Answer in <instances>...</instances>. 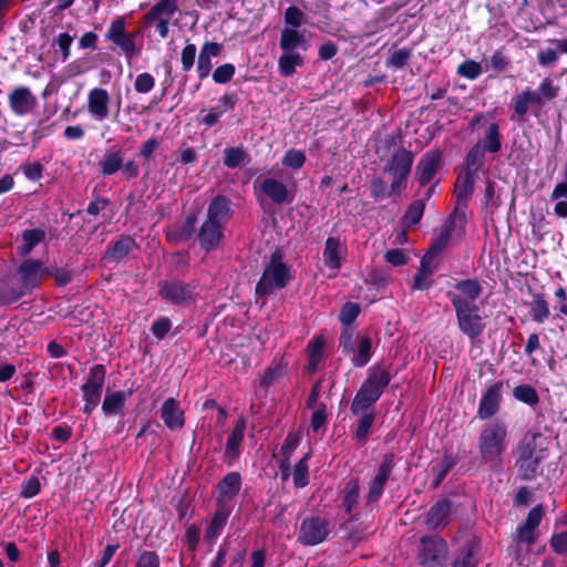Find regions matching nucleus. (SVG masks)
Masks as SVG:
<instances>
[{
	"label": "nucleus",
	"instance_id": "f257e3e1",
	"mask_svg": "<svg viewBox=\"0 0 567 567\" xmlns=\"http://www.w3.org/2000/svg\"><path fill=\"white\" fill-rule=\"evenodd\" d=\"M455 291H447L446 297L455 310L460 331L471 340L478 338L485 330L486 322L476 299L482 293V285L476 278L455 282Z\"/></svg>",
	"mask_w": 567,
	"mask_h": 567
},
{
	"label": "nucleus",
	"instance_id": "f03ea898",
	"mask_svg": "<svg viewBox=\"0 0 567 567\" xmlns=\"http://www.w3.org/2000/svg\"><path fill=\"white\" fill-rule=\"evenodd\" d=\"M367 374V379L362 382L351 402L350 412L352 415H358L360 411L374 408L392 380L390 368L383 363L371 365Z\"/></svg>",
	"mask_w": 567,
	"mask_h": 567
},
{
	"label": "nucleus",
	"instance_id": "7ed1b4c3",
	"mask_svg": "<svg viewBox=\"0 0 567 567\" xmlns=\"http://www.w3.org/2000/svg\"><path fill=\"white\" fill-rule=\"evenodd\" d=\"M293 279L290 266L284 261V252L276 248L265 264L255 293L260 297L274 295L277 290L286 288Z\"/></svg>",
	"mask_w": 567,
	"mask_h": 567
},
{
	"label": "nucleus",
	"instance_id": "20e7f679",
	"mask_svg": "<svg viewBox=\"0 0 567 567\" xmlns=\"http://www.w3.org/2000/svg\"><path fill=\"white\" fill-rule=\"evenodd\" d=\"M507 424L502 420L488 423L480 433L478 452L482 462L495 468L502 463V455L506 451Z\"/></svg>",
	"mask_w": 567,
	"mask_h": 567
},
{
	"label": "nucleus",
	"instance_id": "39448f33",
	"mask_svg": "<svg viewBox=\"0 0 567 567\" xmlns=\"http://www.w3.org/2000/svg\"><path fill=\"white\" fill-rule=\"evenodd\" d=\"M540 439V434H533L529 440H524L518 447L515 465L519 477L524 481L536 478L540 463L546 458V450L538 444Z\"/></svg>",
	"mask_w": 567,
	"mask_h": 567
},
{
	"label": "nucleus",
	"instance_id": "423d86ee",
	"mask_svg": "<svg viewBox=\"0 0 567 567\" xmlns=\"http://www.w3.org/2000/svg\"><path fill=\"white\" fill-rule=\"evenodd\" d=\"M197 287L196 281L163 279L157 284V293L168 305L187 307L197 301Z\"/></svg>",
	"mask_w": 567,
	"mask_h": 567
},
{
	"label": "nucleus",
	"instance_id": "0eeeda50",
	"mask_svg": "<svg viewBox=\"0 0 567 567\" xmlns=\"http://www.w3.org/2000/svg\"><path fill=\"white\" fill-rule=\"evenodd\" d=\"M449 546L439 535H423L420 538L416 560L421 567H446Z\"/></svg>",
	"mask_w": 567,
	"mask_h": 567
},
{
	"label": "nucleus",
	"instance_id": "6e6552de",
	"mask_svg": "<svg viewBox=\"0 0 567 567\" xmlns=\"http://www.w3.org/2000/svg\"><path fill=\"white\" fill-rule=\"evenodd\" d=\"M330 532V522L324 517H306L300 524L297 540L305 546H316L323 543Z\"/></svg>",
	"mask_w": 567,
	"mask_h": 567
},
{
	"label": "nucleus",
	"instance_id": "1a4fd4ad",
	"mask_svg": "<svg viewBox=\"0 0 567 567\" xmlns=\"http://www.w3.org/2000/svg\"><path fill=\"white\" fill-rule=\"evenodd\" d=\"M138 249L140 245L135 238L126 233H122L107 244L101 257V262L104 266H117L121 262H124L131 254Z\"/></svg>",
	"mask_w": 567,
	"mask_h": 567
},
{
	"label": "nucleus",
	"instance_id": "9d476101",
	"mask_svg": "<svg viewBox=\"0 0 567 567\" xmlns=\"http://www.w3.org/2000/svg\"><path fill=\"white\" fill-rule=\"evenodd\" d=\"M442 166L443 152L439 147L426 151L419 159L414 171V178L419 186L430 185Z\"/></svg>",
	"mask_w": 567,
	"mask_h": 567
},
{
	"label": "nucleus",
	"instance_id": "9b49d317",
	"mask_svg": "<svg viewBox=\"0 0 567 567\" xmlns=\"http://www.w3.org/2000/svg\"><path fill=\"white\" fill-rule=\"evenodd\" d=\"M394 468V456L391 453L384 454L378 467L377 474L369 484V492L365 496V505H372L381 498L386 482Z\"/></svg>",
	"mask_w": 567,
	"mask_h": 567
},
{
	"label": "nucleus",
	"instance_id": "f8f14e48",
	"mask_svg": "<svg viewBox=\"0 0 567 567\" xmlns=\"http://www.w3.org/2000/svg\"><path fill=\"white\" fill-rule=\"evenodd\" d=\"M545 104V99L537 91L526 87L519 94L513 96L511 109L518 120H523L527 115L529 106L534 109L533 114L538 115Z\"/></svg>",
	"mask_w": 567,
	"mask_h": 567
},
{
	"label": "nucleus",
	"instance_id": "ddd939ff",
	"mask_svg": "<svg viewBox=\"0 0 567 567\" xmlns=\"http://www.w3.org/2000/svg\"><path fill=\"white\" fill-rule=\"evenodd\" d=\"M453 508L454 504L447 497L436 501L426 512V528L431 532L444 529L451 522Z\"/></svg>",
	"mask_w": 567,
	"mask_h": 567
},
{
	"label": "nucleus",
	"instance_id": "4468645a",
	"mask_svg": "<svg viewBox=\"0 0 567 567\" xmlns=\"http://www.w3.org/2000/svg\"><path fill=\"white\" fill-rule=\"evenodd\" d=\"M503 386L504 382L497 381L483 392L477 409L478 419L488 420L499 411L503 401Z\"/></svg>",
	"mask_w": 567,
	"mask_h": 567
},
{
	"label": "nucleus",
	"instance_id": "2eb2a0df",
	"mask_svg": "<svg viewBox=\"0 0 567 567\" xmlns=\"http://www.w3.org/2000/svg\"><path fill=\"white\" fill-rule=\"evenodd\" d=\"M41 272L42 261L40 259H24L18 267V282L28 295L40 287L42 281Z\"/></svg>",
	"mask_w": 567,
	"mask_h": 567
},
{
	"label": "nucleus",
	"instance_id": "dca6fc26",
	"mask_svg": "<svg viewBox=\"0 0 567 567\" xmlns=\"http://www.w3.org/2000/svg\"><path fill=\"white\" fill-rule=\"evenodd\" d=\"M106 379L104 364H94L90 368L85 382L81 386L82 398L101 400L103 386Z\"/></svg>",
	"mask_w": 567,
	"mask_h": 567
},
{
	"label": "nucleus",
	"instance_id": "f3484780",
	"mask_svg": "<svg viewBox=\"0 0 567 567\" xmlns=\"http://www.w3.org/2000/svg\"><path fill=\"white\" fill-rule=\"evenodd\" d=\"M347 247L341 244L340 237L330 236L326 239L322 260L327 268L339 271L346 259Z\"/></svg>",
	"mask_w": 567,
	"mask_h": 567
},
{
	"label": "nucleus",
	"instance_id": "a211bd4d",
	"mask_svg": "<svg viewBox=\"0 0 567 567\" xmlns=\"http://www.w3.org/2000/svg\"><path fill=\"white\" fill-rule=\"evenodd\" d=\"M413 153L404 147L393 152L384 165L383 172L390 176H409L413 165Z\"/></svg>",
	"mask_w": 567,
	"mask_h": 567
},
{
	"label": "nucleus",
	"instance_id": "6ab92c4d",
	"mask_svg": "<svg viewBox=\"0 0 567 567\" xmlns=\"http://www.w3.org/2000/svg\"><path fill=\"white\" fill-rule=\"evenodd\" d=\"M245 429L246 421L245 419L239 417L236 421L225 445L224 458L228 465H233L240 456V446L244 441Z\"/></svg>",
	"mask_w": 567,
	"mask_h": 567
},
{
	"label": "nucleus",
	"instance_id": "aec40b11",
	"mask_svg": "<svg viewBox=\"0 0 567 567\" xmlns=\"http://www.w3.org/2000/svg\"><path fill=\"white\" fill-rule=\"evenodd\" d=\"M233 216L231 200L225 195L215 196L207 208L206 220L226 227Z\"/></svg>",
	"mask_w": 567,
	"mask_h": 567
},
{
	"label": "nucleus",
	"instance_id": "412c9836",
	"mask_svg": "<svg viewBox=\"0 0 567 567\" xmlns=\"http://www.w3.org/2000/svg\"><path fill=\"white\" fill-rule=\"evenodd\" d=\"M224 229V226L205 219L197 234L200 248L206 252L215 250L221 243Z\"/></svg>",
	"mask_w": 567,
	"mask_h": 567
},
{
	"label": "nucleus",
	"instance_id": "4be33fe9",
	"mask_svg": "<svg viewBox=\"0 0 567 567\" xmlns=\"http://www.w3.org/2000/svg\"><path fill=\"white\" fill-rule=\"evenodd\" d=\"M161 419L171 431L182 430L185 425V414L175 398L166 399L161 406Z\"/></svg>",
	"mask_w": 567,
	"mask_h": 567
},
{
	"label": "nucleus",
	"instance_id": "5701e85b",
	"mask_svg": "<svg viewBox=\"0 0 567 567\" xmlns=\"http://www.w3.org/2000/svg\"><path fill=\"white\" fill-rule=\"evenodd\" d=\"M243 478L239 472L227 473L217 484V506L233 501L240 492Z\"/></svg>",
	"mask_w": 567,
	"mask_h": 567
},
{
	"label": "nucleus",
	"instance_id": "b1692460",
	"mask_svg": "<svg viewBox=\"0 0 567 567\" xmlns=\"http://www.w3.org/2000/svg\"><path fill=\"white\" fill-rule=\"evenodd\" d=\"M124 158V151L120 146L112 145L106 147L97 163L99 173L104 177L116 174L123 167Z\"/></svg>",
	"mask_w": 567,
	"mask_h": 567
},
{
	"label": "nucleus",
	"instance_id": "393cba45",
	"mask_svg": "<svg viewBox=\"0 0 567 567\" xmlns=\"http://www.w3.org/2000/svg\"><path fill=\"white\" fill-rule=\"evenodd\" d=\"M260 190L275 204H290L295 195L281 182L272 177L265 178L260 184Z\"/></svg>",
	"mask_w": 567,
	"mask_h": 567
},
{
	"label": "nucleus",
	"instance_id": "a878e982",
	"mask_svg": "<svg viewBox=\"0 0 567 567\" xmlns=\"http://www.w3.org/2000/svg\"><path fill=\"white\" fill-rule=\"evenodd\" d=\"M35 96L27 86H18L9 94V106L13 114L23 116L28 114L35 104Z\"/></svg>",
	"mask_w": 567,
	"mask_h": 567
},
{
	"label": "nucleus",
	"instance_id": "bb28decb",
	"mask_svg": "<svg viewBox=\"0 0 567 567\" xmlns=\"http://www.w3.org/2000/svg\"><path fill=\"white\" fill-rule=\"evenodd\" d=\"M110 95L103 87H94L87 94V110L97 121L105 120L109 114Z\"/></svg>",
	"mask_w": 567,
	"mask_h": 567
},
{
	"label": "nucleus",
	"instance_id": "cd10ccee",
	"mask_svg": "<svg viewBox=\"0 0 567 567\" xmlns=\"http://www.w3.org/2000/svg\"><path fill=\"white\" fill-rule=\"evenodd\" d=\"M308 39L306 31L284 28L280 32L279 48L282 52H297L298 49L307 50Z\"/></svg>",
	"mask_w": 567,
	"mask_h": 567
},
{
	"label": "nucleus",
	"instance_id": "c85d7f7f",
	"mask_svg": "<svg viewBox=\"0 0 567 567\" xmlns=\"http://www.w3.org/2000/svg\"><path fill=\"white\" fill-rule=\"evenodd\" d=\"M358 415H360V417L358 420L357 427L352 439L355 441V444L359 447H363L369 440L372 426L375 421L374 408H369L368 410L360 411Z\"/></svg>",
	"mask_w": 567,
	"mask_h": 567
},
{
	"label": "nucleus",
	"instance_id": "c756f323",
	"mask_svg": "<svg viewBox=\"0 0 567 567\" xmlns=\"http://www.w3.org/2000/svg\"><path fill=\"white\" fill-rule=\"evenodd\" d=\"M230 509L227 506H218L210 518L204 534V539L214 543L227 524Z\"/></svg>",
	"mask_w": 567,
	"mask_h": 567
},
{
	"label": "nucleus",
	"instance_id": "7c9ffc66",
	"mask_svg": "<svg viewBox=\"0 0 567 567\" xmlns=\"http://www.w3.org/2000/svg\"><path fill=\"white\" fill-rule=\"evenodd\" d=\"M481 549V539L472 537L460 549V557L455 558L452 567H476L478 559L476 557Z\"/></svg>",
	"mask_w": 567,
	"mask_h": 567
},
{
	"label": "nucleus",
	"instance_id": "2f4dec72",
	"mask_svg": "<svg viewBox=\"0 0 567 567\" xmlns=\"http://www.w3.org/2000/svg\"><path fill=\"white\" fill-rule=\"evenodd\" d=\"M475 176L470 172H463L454 183L453 195L455 202L468 204L474 194Z\"/></svg>",
	"mask_w": 567,
	"mask_h": 567
},
{
	"label": "nucleus",
	"instance_id": "473e14b6",
	"mask_svg": "<svg viewBox=\"0 0 567 567\" xmlns=\"http://www.w3.org/2000/svg\"><path fill=\"white\" fill-rule=\"evenodd\" d=\"M460 462V456L455 453L445 452L442 461L431 467L433 474L432 486L439 487L449 472Z\"/></svg>",
	"mask_w": 567,
	"mask_h": 567
},
{
	"label": "nucleus",
	"instance_id": "72a5a7b5",
	"mask_svg": "<svg viewBox=\"0 0 567 567\" xmlns=\"http://www.w3.org/2000/svg\"><path fill=\"white\" fill-rule=\"evenodd\" d=\"M197 223L196 214L188 215L182 225L176 227L173 231L167 234V239L175 244L186 243L190 240L195 234V226Z\"/></svg>",
	"mask_w": 567,
	"mask_h": 567
},
{
	"label": "nucleus",
	"instance_id": "f704fd0d",
	"mask_svg": "<svg viewBox=\"0 0 567 567\" xmlns=\"http://www.w3.org/2000/svg\"><path fill=\"white\" fill-rule=\"evenodd\" d=\"M353 357L351 358V363L357 368H363L370 361L373 351H372V338L369 334H363L358 340V348L354 349Z\"/></svg>",
	"mask_w": 567,
	"mask_h": 567
},
{
	"label": "nucleus",
	"instance_id": "c9c22d12",
	"mask_svg": "<svg viewBox=\"0 0 567 567\" xmlns=\"http://www.w3.org/2000/svg\"><path fill=\"white\" fill-rule=\"evenodd\" d=\"M303 65V58L299 52H282L278 59V71L284 78L296 73V69Z\"/></svg>",
	"mask_w": 567,
	"mask_h": 567
},
{
	"label": "nucleus",
	"instance_id": "e433bc0d",
	"mask_svg": "<svg viewBox=\"0 0 567 567\" xmlns=\"http://www.w3.org/2000/svg\"><path fill=\"white\" fill-rule=\"evenodd\" d=\"M45 230L43 228H32L22 231V245L18 248L20 256L29 255L39 244L45 239Z\"/></svg>",
	"mask_w": 567,
	"mask_h": 567
},
{
	"label": "nucleus",
	"instance_id": "4c0bfd02",
	"mask_svg": "<svg viewBox=\"0 0 567 567\" xmlns=\"http://www.w3.org/2000/svg\"><path fill=\"white\" fill-rule=\"evenodd\" d=\"M177 10L178 6L176 0H158V2L154 4L147 13L144 14V23L151 24L162 14L171 18Z\"/></svg>",
	"mask_w": 567,
	"mask_h": 567
},
{
	"label": "nucleus",
	"instance_id": "58836bf2",
	"mask_svg": "<svg viewBox=\"0 0 567 567\" xmlns=\"http://www.w3.org/2000/svg\"><path fill=\"white\" fill-rule=\"evenodd\" d=\"M125 395L120 391L107 392L102 402V412L105 415H123Z\"/></svg>",
	"mask_w": 567,
	"mask_h": 567
},
{
	"label": "nucleus",
	"instance_id": "ea45409f",
	"mask_svg": "<svg viewBox=\"0 0 567 567\" xmlns=\"http://www.w3.org/2000/svg\"><path fill=\"white\" fill-rule=\"evenodd\" d=\"M529 308V313L535 322L543 323L549 318V305L543 293H533Z\"/></svg>",
	"mask_w": 567,
	"mask_h": 567
},
{
	"label": "nucleus",
	"instance_id": "a19ab883",
	"mask_svg": "<svg viewBox=\"0 0 567 567\" xmlns=\"http://www.w3.org/2000/svg\"><path fill=\"white\" fill-rule=\"evenodd\" d=\"M485 151L482 148L481 143H476L470 148L464 158V172H470L476 176V173L484 166Z\"/></svg>",
	"mask_w": 567,
	"mask_h": 567
},
{
	"label": "nucleus",
	"instance_id": "79ce46f5",
	"mask_svg": "<svg viewBox=\"0 0 567 567\" xmlns=\"http://www.w3.org/2000/svg\"><path fill=\"white\" fill-rule=\"evenodd\" d=\"M360 497V485L358 478H351L346 483L342 496V508L351 514L357 507Z\"/></svg>",
	"mask_w": 567,
	"mask_h": 567
},
{
	"label": "nucleus",
	"instance_id": "37998d69",
	"mask_svg": "<svg viewBox=\"0 0 567 567\" xmlns=\"http://www.w3.org/2000/svg\"><path fill=\"white\" fill-rule=\"evenodd\" d=\"M481 146L485 152L491 154H496L502 150V134L499 132V125L496 122L488 125Z\"/></svg>",
	"mask_w": 567,
	"mask_h": 567
},
{
	"label": "nucleus",
	"instance_id": "c03bdc74",
	"mask_svg": "<svg viewBox=\"0 0 567 567\" xmlns=\"http://www.w3.org/2000/svg\"><path fill=\"white\" fill-rule=\"evenodd\" d=\"M425 204L423 200L415 199L409 204L404 215L401 218V224L405 228L417 225L425 212Z\"/></svg>",
	"mask_w": 567,
	"mask_h": 567
},
{
	"label": "nucleus",
	"instance_id": "a18cd8bd",
	"mask_svg": "<svg viewBox=\"0 0 567 567\" xmlns=\"http://www.w3.org/2000/svg\"><path fill=\"white\" fill-rule=\"evenodd\" d=\"M250 157L248 153L240 146L238 147H226L224 150V165L227 168H237L245 163H249Z\"/></svg>",
	"mask_w": 567,
	"mask_h": 567
},
{
	"label": "nucleus",
	"instance_id": "49530a36",
	"mask_svg": "<svg viewBox=\"0 0 567 567\" xmlns=\"http://www.w3.org/2000/svg\"><path fill=\"white\" fill-rule=\"evenodd\" d=\"M28 292L22 289L19 282H10L0 287V305L8 306L20 300Z\"/></svg>",
	"mask_w": 567,
	"mask_h": 567
},
{
	"label": "nucleus",
	"instance_id": "de8ad7c7",
	"mask_svg": "<svg viewBox=\"0 0 567 567\" xmlns=\"http://www.w3.org/2000/svg\"><path fill=\"white\" fill-rule=\"evenodd\" d=\"M513 396L515 400L535 406L539 403V395L536 389L530 384H519L513 389Z\"/></svg>",
	"mask_w": 567,
	"mask_h": 567
},
{
	"label": "nucleus",
	"instance_id": "09e8293b",
	"mask_svg": "<svg viewBox=\"0 0 567 567\" xmlns=\"http://www.w3.org/2000/svg\"><path fill=\"white\" fill-rule=\"evenodd\" d=\"M467 207L468 204L455 202L454 209L449 215L444 228L453 233L457 224H460L461 227L464 229V226L466 224Z\"/></svg>",
	"mask_w": 567,
	"mask_h": 567
},
{
	"label": "nucleus",
	"instance_id": "8fccbe9b",
	"mask_svg": "<svg viewBox=\"0 0 567 567\" xmlns=\"http://www.w3.org/2000/svg\"><path fill=\"white\" fill-rule=\"evenodd\" d=\"M310 458V453H306L295 465L293 467V485L297 488H302L308 485V460Z\"/></svg>",
	"mask_w": 567,
	"mask_h": 567
},
{
	"label": "nucleus",
	"instance_id": "3c124183",
	"mask_svg": "<svg viewBox=\"0 0 567 567\" xmlns=\"http://www.w3.org/2000/svg\"><path fill=\"white\" fill-rule=\"evenodd\" d=\"M285 28L299 29L307 23L308 17L297 6H289L284 13Z\"/></svg>",
	"mask_w": 567,
	"mask_h": 567
},
{
	"label": "nucleus",
	"instance_id": "603ef678",
	"mask_svg": "<svg viewBox=\"0 0 567 567\" xmlns=\"http://www.w3.org/2000/svg\"><path fill=\"white\" fill-rule=\"evenodd\" d=\"M361 312L360 305L352 301H347L340 309L339 321L342 327H354L353 322Z\"/></svg>",
	"mask_w": 567,
	"mask_h": 567
},
{
	"label": "nucleus",
	"instance_id": "864d4df0",
	"mask_svg": "<svg viewBox=\"0 0 567 567\" xmlns=\"http://www.w3.org/2000/svg\"><path fill=\"white\" fill-rule=\"evenodd\" d=\"M355 327H342L339 337V348L344 355L354 353Z\"/></svg>",
	"mask_w": 567,
	"mask_h": 567
},
{
	"label": "nucleus",
	"instance_id": "5fc2aeb1",
	"mask_svg": "<svg viewBox=\"0 0 567 567\" xmlns=\"http://www.w3.org/2000/svg\"><path fill=\"white\" fill-rule=\"evenodd\" d=\"M412 55V49L410 48H401L399 50L393 51L388 58L385 64L388 68H392L394 70H401L409 59Z\"/></svg>",
	"mask_w": 567,
	"mask_h": 567
},
{
	"label": "nucleus",
	"instance_id": "6e6d98bb",
	"mask_svg": "<svg viewBox=\"0 0 567 567\" xmlns=\"http://www.w3.org/2000/svg\"><path fill=\"white\" fill-rule=\"evenodd\" d=\"M312 410L310 427L313 432H319L321 429L326 427L328 421L327 405L320 402L318 406Z\"/></svg>",
	"mask_w": 567,
	"mask_h": 567
},
{
	"label": "nucleus",
	"instance_id": "4d7b16f0",
	"mask_svg": "<svg viewBox=\"0 0 567 567\" xmlns=\"http://www.w3.org/2000/svg\"><path fill=\"white\" fill-rule=\"evenodd\" d=\"M306 163V155L302 151L290 148L282 157V165L292 169L301 168Z\"/></svg>",
	"mask_w": 567,
	"mask_h": 567
},
{
	"label": "nucleus",
	"instance_id": "13d9d810",
	"mask_svg": "<svg viewBox=\"0 0 567 567\" xmlns=\"http://www.w3.org/2000/svg\"><path fill=\"white\" fill-rule=\"evenodd\" d=\"M457 74L468 80H475L482 74V66L474 60H466L457 66Z\"/></svg>",
	"mask_w": 567,
	"mask_h": 567
},
{
	"label": "nucleus",
	"instance_id": "bf43d9fd",
	"mask_svg": "<svg viewBox=\"0 0 567 567\" xmlns=\"http://www.w3.org/2000/svg\"><path fill=\"white\" fill-rule=\"evenodd\" d=\"M315 14H318L320 19L317 22V28L321 32H328L330 27L331 18H330V4L328 2H318L316 4Z\"/></svg>",
	"mask_w": 567,
	"mask_h": 567
},
{
	"label": "nucleus",
	"instance_id": "052dcab7",
	"mask_svg": "<svg viewBox=\"0 0 567 567\" xmlns=\"http://www.w3.org/2000/svg\"><path fill=\"white\" fill-rule=\"evenodd\" d=\"M537 92L545 99L546 102H549L558 96L559 86L554 83L553 79L547 76L540 81Z\"/></svg>",
	"mask_w": 567,
	"mask_h": 567
},
{
	"label": "nucleus",
	"instance_id": "680f3d73",
	"mask_svg": "<svg viewBox=\"0 0 567 567\" xmlns=\"http://www.w3.org/2000/svg\"><path fill=\"white\" fill-rule=\"evenodd\" d=\"M41 491V483L38 476L31 475L21 484L20 497L29 499L37 496Z\"/></svg>",
	"mask_w": 567,
	"mask_h": 567
},
{
	"label": "nucleus",
	"instance_id": "e2e57ef3",
	"mask_svg": "<svg viewBox=\"0 0 567 567\" xmlns=\"http://www.w3.org/2000/svg\"><path fill=\"white\" fill-rule=\"evenodd\" d=\"M171 329L172 321L168 317H159L151 326V332L157 340H163Z\"/></svg>",
	"mask_w": 567,
	"mask_h": 567
},
{
	"label": "nucleus",
	"instance_id": "0e129e2a",
	"mask_svg": "<svg viewBox=\"0 0 567 567\" xmlns=\"http://www.w3.org/2000/svg\"><path fill=\"white\" fill-rule=\"evenodd\" d=\"M235 71V65L231 63L219 65L213 72V81L217 84H226L233 79Z\"/></svg>",
	"mask_w": 567,
	"mask_h": 567
},
{
	"label": "nucleus",
	"instance_id": "69168bd1",
	"mask_svg": "<svg viewBox=\"0 0 567 567\" xmlns=\"http://www.w3.org/2000/svg\"><path fill=\"white\" fill-rule=\"evenodd\" d=\"M200 539V528L196 524H190L187 526L183 542L186 545L187 549L194 553L199 544Z\"/></svg>",
	"mask_w": 567,
	"mask_h": 567
},
{
	"label": "nucleus",
	"instance_id": "338daca9",
	"mask_svg": "<svg viewBox=\"0 0 567 567\" xmlns=\"http://www.w3.org/2000/svg\"><path fill=\"white\" fill-rule=\"evenodd\" d=\"M155 86V79L151 73L144 72L136 76L134 89L137 93H148Z\"/></svg>",
	"mask_w": 567,
	"mask_h": 567
},
{
	"label": "nucleus",
	"instance_id": "774afa93",
	"mask_svg": "<svg viewBox=\"0 0 567 567\" xmlns=\"http://www.w3.org/2000/svg\"><path fill=\"white\" fill-rule=\"evenodd\" d=\"M161 560L156 551L144 550L137 558L135 567H159Z\"/></svg>",
	"mask_w": 567,
	"mask_h": 567
}]
</instances>
